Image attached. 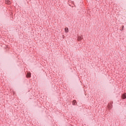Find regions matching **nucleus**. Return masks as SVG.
Segmentation results:
<instances>
[{"instance_id":"obj_1","label":"nucleus","mask_w":126,"mask_h":126,"mask_svg":"<svg viewBox=\"0 0 126 126\" xmlns=\"http://www.w3.org/2000/svg\"><path fill=\"white\" fill-rule=\"evenodd\" d=\"M77 40H78V41H81V40H83V36H82V35H78Z\"/></svg>"},{"instance_id":"obj_3","label":"nucleus","mask_w":126,"mask_h":126,"mask_svg":"<svg viewBox=\"0 0 126 126\" xmlns=\"http://www.w3.org/2000/svg\"><path fill=\"white\" fill-rule=\"evenodd\" d=\"M27 77H31V73H30V72L27 73Z\"/></svg>"},{"instance_id":"obj_5","label":"nucleus","mask_w":126,"mask_h":126,"mask_svg":"<svg viewBox=\"0 0 126 126\" xmlns=\"http://www.w3.org/2000/svg\"><path fill=\"white\" fill-rule=\"evenodd\" d=\"M5 3H6V4H10V1L9 0H7L5 1Z\"/></svg>"},{"instance_id":"obj_2","label":"nucleus","mask_w":126,"mask_h":126,"mask_svg":"<svg viewBox=\"0 0 126 126\" xmlns=\"http://www.w3.org/2000/svg\"><path fill=\"white\" fill-rule=\"evenodd\" d=\"M122 99H126V94H124L122 96Z\"/></svg>"},{"instance_id":"obj_6","label":"nucleus","mask_w":126,"mask_h":126,"mask_svg":"<svg viewBox=\"0 0 126 126\" xmlns=\"http://www.w3.org/2000/svg\"><path fill=\"white\" fill-rule=\"evenodd\" d=\"M76 103V100H74L73 101V105H75Z\"/></svg>"},{"instance_id":"obj_4","label":"nucleus","mask_w":126,"mask_h":126,"mask_svg":"<svg viewBox=\"0 0 126 126\" xmlns=\"http://www.w3.org/2000/svg\"><path fill=\"white\" fill-rule=\"evenodd\" d=\"M64 31H65V33H68V32H69V31H68V28H65L64 29Z\"/></svg>"}]
</instances>
